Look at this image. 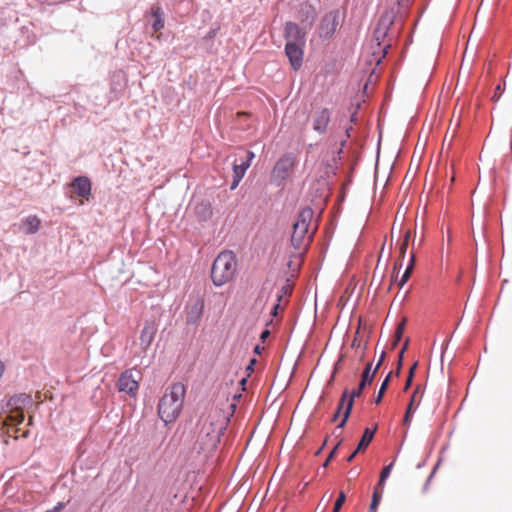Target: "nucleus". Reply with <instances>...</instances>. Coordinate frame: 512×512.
I'll return each instance as SVG.
<instances>
[{
	"mask_svg": "<svg viewBox=\"0 0 512 512\" xmlns=\"http://www.w3.org/2000/svg\"><path fill=\"white\" fill-rule=\"evenodd\" d=\"M254 157H255V155L252 151H247V159H246L247 162L251 163V161L254 159Z\"/></svg>",
	"mask_w": 512,
	"mask_h": 512,
	"instance_id": "44",
	"label": "nucleus"
},
{
	"mask_svg": "<svg viewBox=\"0 0 512 512\" xmlns=\"http://www.w3.org/2000/svg\"><path fill=\"white\" fill-rule=\"evenodd\" d=\"M65 507L63 502H59L53 509L52 512H60Z\"/></svg>",
	"mask_w": 512,
	"mask_h": 512,
	"instance_id": "38",
	"label": "nucleus"
},
{
	"mask_svg": "<svg viewBox=\"0 0 512 512\" xmlns=\"http://www.w3.org/2000/svg\"><path fill=\"white\" fill-rule=\"evenodd\" d=\"M399 342H396V339L394 338L393 342H392V345H391V348L392 349H395L396 346L398 345Z\"/></svg>",
	"mask_w": 512,
	"mask_h": 512,
	"instance_id": "54",
	"label": "nucleus"
},
{
	"mask_svg": "<svg viewBox=\"0 0 512 512\" xmlns=\"http://www.w3.org/2000/svg\"><path fill=\"white\" fill-rule=\"evenodd\" d=\"M72 187L82 198H87L91 193V183L87 177H76L72 182Z\"/></svg>",
	"mask_w": 512,
	"mask_h": 512,
	"instance_id": "13",
	"label": "nucleus"
},
{
	"mask_svg": "<svg viewBox=\"0 0 512 512\" xmlns=\"http://www.w3.org/2000/svg\"><path fill=\"white\" fill-rule=\"evenodd\" d=\"M141 379V374L139 371L134 369H129L124 371L119 380H118V388L122 392H126L130 395H135L139 388V380Z\"/></svg>",
	"mask_w": 512,
	"mask_h": 512,
	"instance_id": "6",
	"label": "nucleus"
},
{
	"mask_svg": "<svg viewBox=\"0 0 512 512\" xmlns=\"http://www.w3.org/2000/svg\"><path fill=\"white\" fill-rule=\"evenodd\" d=\"M376 430H377V426H375L373 429H370V428L365 429V431L360 439V442L357 446V451H363L369 446V444L371 443V441L375 435Z\"/></svg>",
	"mask_w": 512,
	"mask_h": 512,
	"instance_id": "18",
	"label": "nucleus"
},
{
	"mask_svg": "<svg viewBox=\"0 0 512 512\" xmlns=\"http://www.w3.org/2000/svg\"><path fill=\"white\" fill-rule=\"evenodd\" d=\"M401 366H402V362H399V361H398L397 374H399L400 369H401Z\"/></svg>",
	"mask_w": 512,
	"mask_h": 512,
	"instance_id": "56",
	"label": "nucleus"
},
{
	"mask_svg": "<svg viewBox=\"0 0 512 512\" xmlns=\"http://www.w3.org/2000/svg\"><path fill=\"white\" fill-rule=\"evenodd\" d=\"M245 173V167L238 166L237 164L233 165V181L230 187L231 190H234L238 186Z\"/></svg>",
	"mask_w": 512,
	"mask_h": 512,
	"instance_id": "24",
	"label": "nucleus"
},
{
	"mask_svg": "<svg viewBox=\"0 0 512 512\" xmlns=\"http://www.w3.org/2000/svg\"><path fill=\"white\" fill-rule=\"evenodd\" d=\"M237 270L236 258H215L211 269V278L216 286L231 281Z\"/></svg>",
	"mask_w": 512,
	"mask_h": 512,
	"instance_id": "4",
	"label": "nucleus"
},
{
	"mask_svg": "<svg viewBox=\"0 0 512 512\" xmlns=\"http://www.w3.org/2000/svg\"><path fill=\"white\" fill-rule=\"evenodd\" d=\"M417 364H418V363H417V362H415V363L410 367V369H409V374H408V375H411V378H413V376H414V372H415V369H416V367H417Z\"/></svg>",
	"mask_w": 512,
	"mask_h": 512,
	"instance_id": "42",
	"label": "nucleus"
},
{
	"mask_svg": "<svg viewBox=\"0 0 512 512\" xmlns=\"http://www.w3.org/2000/svg\"><path fill=\"white\" fill-rule=\"evenodd\" d=\"M287 265H288L289 267H292V265H294V266H295V268H294L293 270H294V271H298V269H299V268H300V266H301V258H297V262H296V263H294L293 261H291V260H290V261L287 263Z\"/></svg>",
	"mask_w": 512,
	"mask_h": 512,
	"instance_id": "36",
	"label": "nucleus"
},
{
	"mask_svg": "<svg viewBox=\"0 0 512 512\" xmlns=\"http://www.w3.org/2000/svg\"><path fill=\"white\" fill-rule=\"evenodd\" d=\"M422 243V239L419 240L418 243H416L415 238L412 241L411 249L409 250V256H415L416 253H418V248L420 247Z\"/></svg>",
	"mask_w": 512,
	"mask_h": 512,
	"instance_id": "34",
	"label": "nucleus"
},
{
	"mask_svg": "<svg viewBox=\"0 0 512 512\" xmlns=\"http://www.w3.org/2000/svg\"><path fill=\"white\" fill-rule=\"evenodd\" d=\"M4 371H5V364L2 361H0V378L2 377Z\"/></svg>",
	"mask_w": 512,
	"mask_h": 512,
	"instance_id": "49",
	"label": "nucleus"
},
{
	"mask_svg": "<svg viewBox=\"0 0 512 512\" xmlns=\"http://www.w3.org/2000/svg\"><path fill=\"white\" fill-rule=\"evenodd\" d=\"M225 254H226V251H222V252H220V253L218 254V256H219V257H222V256H225Z\"/></svg>",
	"mask_w": 512,
	"mask_h": 512,
	"instance_id": "58",
	"label": "nucleus"
},
{
	"mask_svg": "<svg viewBox=\"0 0 512 512\" xmlns=\"http://www.w3.org/2000/svg\"><path fill=\"white\" fill-rule=\"evenodd\" d=\"M340 13L338 10L330 11L321 19L318 32L321 38H331L339 26Z\"/></svg>",
	"mask_w": 512,
	"mask_h": 512,
	"instance_id": "7",
	"label": "nucleus"
},
{
	"mask_svg": "<svg viewBox=\"0 0 512 512\" xmlns=\"http://www.w3.org/2000/svg\"><path fill=\"white\" fill-rule=\"evenodd\" d=\"M41 220L36 215L24 218L20 224V231L24 234H35L40 228Z\"/></svg>",
	"mask_w": 512,
	"mask_h": 512,
	"instance_id": "14",
	"label": "nucleus"
},
{
	"mask_svg": "<svg viewBox=\"0 0 512 512\" xmlns=\"http://www.w3.org/2000/svg\"><path fill=\"white\" fill-rule=\"evenodd\" d=\"M226 423L220 410H211L207 416L200 420V430L197 443L199 449L204 452L216 450L220 438L225 430Z\"/></svg>",
	"mask_w": 512,
	"mask_h": 512,
	"instance_id": "1",
	"label": "nucleus"
},
{
	"mask_svg": "<svg viewBox=\"0 0 512 512\" xmlns=\"http://www.w3.org/2000/svg\"><path fill=\"white\" fill-rule=\"evenodd\" d=\"M412 380H413V378H411V375H408L406 383H405L404 390H407L410 387V385L412 383Z\"/></svg>",
	"mask_w": 512,
	"mask_h": 512,
	"instance_id": "43",
	"label": "nucleus"
},
{
	"mask_svg": "<svg viewBox=\"0 0 512 512\" xmlns=\"http://www.w3.org/2000/svg\"><path fill=\"white\" fill-rule=\"evenodd\" d=\"M411 233L410 231H406L403 240L399 243V253L401 256H405L409 254V241H410Z\"/></svg>",
	"mask_w": 512,
	"mask_h": 512,
	"instance_id": "26",
	"label": "nucleus"
},
{
	"mask_svg": "<svg viewBox=\"0 0 512 512\" xmlns=\"http://www.w3.org/2000/svg\"><path fill=\"white\" fill-rule=\"evenodd\" d=\"M270 290L271 289L268 288V287H263V289L259 293V296L257 298V302L264 304L268 300V298H269V295H270V292H271Z\"/></svg>",
	"mask_w": 512,
	"mask_h": 512,
	"instance_id": "33",
	"label": "nucleus"
},
{
	"mask_svg": "<svg viewBox=\"0 0 512 512\" xmlns=\"http://www.w3.org/2000/svg\"><path fill=\"white\" fill-rule=\"evenodd\" d=\"M250 162H242L241 164H237L238 166L245 167V171L250 167Z\"/></svg>",
	"mask_w": 512,
	"mask_h": 512,
	"instance_id": "46",
	"label": "nucleus"
},
{
	"mask_svg": "<svg viewBox=\"0 0 512 512\" xmlns=\"http://www.w3.org/2000/svg\"><path fill=\"white\" fill-rule=\"evenodd\" d=\"M391 22L381 19L374 31V38L378 45L381 44V40L386 36L388 26Z\"/></svg>",
	"mask_w": 512,
	"mask_h": 512,
	"instance_id": "20",
	"label": "nucleus"
},
{
	"mask_svg": "<svg viewBox=\"0 0 512 512\" xmlns=\"http://www.w3.org/2000/svg\"><path fill=\"white\" fill-rule=\"evenodd\" d=\"M305 44L286 43L285 53L294 70H298L303 62V47Z\"/></svg>",
	"mask_w": 512,
	"mask_h": 512,
	"instance_id": "10",
	"label": "nucleus"
},
{
	"mask_svg": "<svg viewBox=\"0 0 512 512\" xmlns=\"http://www.w3.org/2000/svg\"><path fill=\"white\" fill-rule=\"evenodd\" d=\"M348 397H349V390L345 389L342 393V396H341V399L338 403V406H337V411H342L344 409V411L346 410V405L348 403Z\"/></svg>",
	"mask_w": 512,
	"mask_h": 512,
	"instance_id": "30",
	"label": "nucleus"
},
{
	"mask_svg": "<svg viewBox=\"0 0 512 512\" xmlns=\"http://www.w3.org/2000/svg\"><path fill=\"white\" fill-rule=\"evenodd\" d=\"M336 449H337V447H335V448L331 451V453L329 454V456H328V458H327V460H326V462H325V464H324L325 466L328 464V462L330 461V459L334 456V454H335V452H336Z\"/></svg>",
	"mask_w": 512,
	"mask_h": 512,
	"instance_id": "45",
	"label": "nucleus"
},
{
	"mask_svg": "<svg viewBox=\"0 0 512 512\" xmlns=\"http://www.w3.org/2000/svg\"><path fill=\"white\" fill-rule=\"evenodd\" d=\"M28 433H29L28 430L23 431V433L21 434V437L26 438L28 436Z\"/></svg>",
	"mask_w": 512,
	"mask_h": 512,
	"instance_id": "55",
	"label": "nucleus"
},
{
	"mask_svg": "<svg viewBox=\"0 0 512 512\" xmlns=\"http://www.w3.org/2000/svg\"><path fill=\"white\" fill-rule=\"evenodd\" d=\"M392 467H393V463H390L389 465L385 466L382 469V471L380 473L379 482H378V484L376 486L382 487L384 489V482L389 477V475L391 473V470H392Z\"/></svg>",
	"mask_w": 512,
	"mask_h": 512,
	"instance_id": "28",
	"label": "nucleus"
},
{
	"mask_svg": "<svg viewBox=\"0 0 512 512\" xmlns=\"http://www.w3.org/2000/svg\"><path fill=\"white\" fill-rule=\"evenodd\" d=\"M385 355H386V354H385V352L383 351V352L381 353V356H380V358H379V361H378V363H377L376 367L374 368V370H375L376 372L378 371L379 367L382 365V363H383V361H384V359H385Z\"/></svg>",
	"mask_w": 512,
	"mask_h": 512,
	"instance_id": "37",
	"label": "nucleus"
},
{
	"mask_svg": "<svg viewBox=\"0 0 512 512\" xmlns=\"http://www.w3.org/2000/svg\"><path fill=\"white\" fill-rule=\"evenodd\" d=\"M279 307H280V302H278L277 304H275L273 306V309H272V312H271V314L273 316H277Z\"/></svg>",
	"mask_w": 512,
	"mask_h": 512,
	"instance_id": "41",
	"label": "nucleus"
},
{
	"mask_svg": "<svg viewBox=\"0 0 512 512\" xmlns=\"http://www.w3.org/2000/svg\"><path fill=\"white\" fill-rule=\"evenodd\" d=\"M383 495V488L375 486L373 495H372V501L369 507V512H377L378 505L382 499Z\"/></svg>",
	"mask_w": 512,
	"mask_h": 512,
	"instance_id": "23",
	"label": "nucleus"
},
{
	"mask_svg": "<svg viewBox=\"0 0 512 512\" xmlns=\"http://www.w3.org/2000/svg\"><path fill=\"white\" fill-rule=\"evenodd\" d=\"M270 334L269 330H264L262 333H261V338L262 339H265L266 337H268Z\"/></svg>",
	"mask_w": 512,
	"mask_h": 512,
	"instance_id": "51",
	"label": "nucleus"
},
{
	"mask_svg": "<svg viewBox=\"0 0 512 512\" xmlns=\"http://www.w3.org/2000/svg\"><path fill=\"white\" fill-rule=\"evenodd\" d=\"M185 392L186 389L182 383H174L160 399L158 414L165 424L174 422L180 415Z\"/></svg>",
	"mask_w": 512,
	"mask_h": 512,
	"instance_id": "3",
	"label": "nucleus"
},
{
	"mask_svg": "<svg viewBox=\"0 0 512 512\" xmlns=\"http://www.w3.org/2000/svg\"><path fill=\"white\" fill-rule=\"evenodd\" d=\"M390 378H391V372L386 376V378L384 379V381L382 382L381 386H380V389L378 391V394L375 398V403L376 404H379L382 399H383V396L387 390V387L389 385V382H390Z\"/></svg>",
	"mask_w": 512,
	"mask_h": 512,
	"instance_id": "27",
	"label": "nucleus"
},
{
	"mask_svg": "<svg viewBox=\"0 0 512 512\" xmlns=\"http://www.w3.org/2000/svg\"><path fill=\"white\" fill-rule=\"evenodd\" d=\"M314 211L310 207H304L293 223V232L291 235V246L295 249V256H304L310 245L316 227L311 229V221Z\"/></svg>",
	"mask_w": 512,
	"mask_h": 512,
	"instance_id": "2",
	"label": "nucleus"
},
{
	"mask_svg": "<svg viewBox=\"0 0 512 512\" xmlns=\"http://www.w3.org/2000/svg\"><path fill=\"white\" fill-rule=\"evenodd\" d=\"M256 363V359H252L247 367L248 371H253V365Z\"/></svg>",
	"mask_w": 512,
	"mask_h": 512,
	"instance_id": "48",
	"label": "nucleus"
},
{
	"mask_svg": "<svg viewBox=\"0 0 512 512\" xmlns=\"http://www.w3.org/2000/svg\"><path fill=\"white\" fill-rule=\"evenodd\" d=\"M158 325L154 320H147L141 330L139 343L142 350L147 351L155 339Z\"/></svg>",
	"mask_w": 512,
	"mask_h": 512,
	"instance_id": "9",
	"label": "nucleus"
},
{
	"mask_svg": "<svg viewBox=\"0 0 512 512\" xmlns=\"http://www.w3.org/2000/svg\"><path fill=\"white\" fill-rule=\"evenodd\" d=\"M408 344H409V339H406L400 351H403L405 353V351L408 348Z\"/></svg>",
	"mask_w": 512,
	"mask_h": 512,
	"instance_id": "47",
	"label": "nucleus"
},
{
	"mask_svg": "<svg viewBox=\"0 0 512 512\" xmlns=\"http://www.w3.org/2000/svg\"><path fill=\"white\" fill-rule=\"evenodd\" d=\"M414 266H415V258H410V261H409V264L407 265L400 281H399V287L402 288L405 283L409 280L411 274H412V271L414 269Z\"/></svg>",
	"mask_w": 512,
	"mask_h": 512,
	"instance_id": "25",
	"label": "nucleus"
},
{
	"mask_svg": "<svg viewBox=\"0 0 512 512\" xmlns=\"http://www.w3.org/2000/svg\"><path fill=\"white\" fill-rule=\"evenodd\" d=\"M32 403L31 396L27 394H20L11 397L8 405L12 407L9 414L5 419V425L16 426L24 421L23 407Z\"/></svg>",
	"mask_w": 512,
	"mask_h": 512,
	"instance_id": "5",
	"label": "nucleus"
},
{
	"mask_svg": "<svg viewBox=\"0 0 512 512\" xmlns=\"http://www.w3.org/2000/svg\"><path fill=\"white\" fill-rule=\"evenodd\" d=\"M330 122V112L327 108H322L315 112L313 116V129L318 133H324Z\"/></svg>",
	"mask_w": 512,
	"mask_h": 512,
	"instance_id": "12",
	"label": "nucleus"
},
{
	"mask_svg": "<svg viewBox=\"0 0 512 512\" xmlns=\"http://www.w3.org/2000/svg\"><path fill=\"white\" fill-rule=\"evenodd\" d=\"M363 389H364V387L359 385L357 389H354L351 392L349 391V397H348V403L346 405V410L343 412V418H342L341 422L339 423L338 428L342 429L345 426V424L351 414L354 400L356 397H359L362 394Z\"/></svg>",
	"mask_w": 512,
	"mask_h": 512,
	"instance_id": "15",
	"label": "nucleus"
},
{
	"mask_svg": "<svg viewBox=\"0 0 512 512\" xmlns=\"http://www.w3.org/2000/svg\"><path fill=\"white\" fill-rule=\"evenodd\" d=\"M358 334H359V329L357 330L356 336H355V338H354V340L352 342V347H359L360 346V342L358 341V338H357Z\"/></svg>",
	"mask_w": 512,
	"mask_h": 512,
	"instance_id": "40",
	"label": "nucleus"
},
{
	"mask_svg": "<svg viewBox=\"0 0 512 512\" xmlns=\"http://www.w3.org/2000/svg\"><path fill=\"white\" fill-rule=\"evenodd\" d=\"M499 93H501V87H500V85H498V86L496 87L495 94H494V96L492 97V99H493V100H495V101H497V100L499 99V95H498Z\"/></svg>",
	"mask_w": 512,
	"mask_h": 512,
	"instance_id": "39",
	"label": "nucleus"
},
{
	"mask_svg": "<svg viewBox=\"0 0 512 512\" xmlns=\"http://www.w3.org/2000/svg\"><path fill=\"white\" fill-rule=\"evenodd\" d=\"M375 374L376 371H372V364L368 363L362 373L359 385L365 388L367 384H370L373 381Z\"/></svg>",
	"mask_w": 512,
	"mask_h": 512,
	"instance_id": "22",
	"label": "nucleus"
},
{
	"mask_svg": "<svg viewBox=\"0 0 512 512\" xmlns=\"http://www.w3.org/2000/svg\"><path fill=\"white\" fill-rule=\"evenodd\" d=\"M255 351L258 353L259 352V346H256L255 347Z\"/></svg>",
	"mask_w": 512,
	"mask_h": 512,
	"instance_id": "60",
	"label": "nucleus"
},
{
	"mask_svg": "<svg viewBox=\"0 0 512 512\" xmlns=\"http://www.w3.org/2000/svg\"><path fill=\"white\" fill-rule=\"evenodd\" d=\"M287 43L305 44V34L296 23L287 22L285 25Z\"/></svg>",
	"mask_w": 512,
	"mask_h": 512,
	"instance_id": "11",
	"label": "nucleus"
},
{
	"mask_svg": "<svg viewBox=\"0 0 512 512\" xmlns=\"http://www.w3.org/2000/svg\"><path fill=\"white\" fill-rule=\"evenodd\" d=\"M419 390H420V386L418 385L415 388V390H414V392H413V394L411 396V400H410V402L408 404V407H407V410H406V413H405V416H404V420H403L405 425H409L410 424L413 411L415 410L414 405L416 403V398H417V394H418Z\"/></svg>",
	"mask_w": 512,
	"mask_h": 512,
	"instance_id": "19",
	"label": "nucleus"
},
{
	"mask_svg": "<svg viewBox=\"0 0 512 512\" xmlns=\"http://www.w3.org/2000/svg\"><path fill=\"white\" fill-rule=\"evenodd\" d=\"M316 16L315 9L310 5H303L300 9V20L302 23H306L308 27H311Z\"/></svg>",
	"mask_w": 512,
	"mask_h": 512,
	"instance_id": "16",
	"label": "nucleus"
},
{
	"mask_svg": "<svg viewBox=\"0 0 512 512\" xmlns=\"http://www.w3.org/2000/svg\"><path fill=\"white\" fill-rule=\"evenodd\" d=\"M340 413H341L340 411H337V410L335 411V413H334V415L332 417V421L333 422H335L338 419Z\"/></svg>",
	"mask_w": 512,
	"mask_h": 512,
	"instance_id": "52",
	"label": "nucleus"
},
{
	"mask_svg": "<svg viewBox=\"0 0 512 512\" xmlns=\"http://www.w3.org/2000/svg\"><path fill=\"white\" fill-rule=\"evenodd\" d=\"M406 325V319H402L401 322L397 324L396 330L394 332V338L396 339V342H399L403 336L404 330Z\"/></svg>",
	"mask_w": 512,
	"mask_h": 512,
	"instance_id": "29",
	"label": "nucleus"
},
{
	"mask_svg": "<svg viewBox=\"0 0 512 512\" xmlns=\"http://www.w3.org/2000/svg\"><path fill=\"white\" fill-rule=\"evenodd\" d=\"M195 213L202 221H207L212 216V208L208 202H200L195 206Z\"/></svg>",
	"mask_w": 512,
	"mask_h": 512,
	"instance_id": "17",
	"label": "nucleus"
},
{
	"mask_svg": "<svg viewBox=\"0 0 512 512\" xmlns=\"http://www.w3.org/2000/svg\"><path fill=\"white\" fill-rule=\"evenodd\" d=\"M46 512H52V509H51V510H48V511H46Z\"/></svg>",
	"mask_w": 512,
	"mask_h": 512,
	"instance_id": "61",
	"label": "nucleus"
},
{
	"mask_svg": "<svg viewBox=\"0 0 512 512\" xmlns=\"http://www.w3.org/2000/svg\"><path fill=\"white\" fill-rule=\"evenodd\" d=\"M292 290H293V286L289 283H286L282 288H281V293L277 295V300L278 302H281L282 301V298L284 296H290L291 293H292Z\"/></svg>",
	"mask_w": 512,
	"mask_h": 512,
	"instance_id": "31",
	"label": "nucleus"
},
{
	"mask_svg": "<svg viewBox=\"0 0 512 512\" xmlns=\"http://www.w3.org/2000/svg\"><path fill=\"white\" fill-rule=\"evenodd\" d=\"M403 357H404V352H403V351H400V352H399V355H398V360H399V362H402V361H403Z\"/></svg>",
	"mask_w": 512,
	"mask_h": 512,
	"instance_id": "53",
	"label": "nucleus"
},
{
	"mask_svg": "<svg viewBox=\"0 0 512 512\" xmlns=\"http://www.w3.org/2000/svg\"><path fill=\"white\" fill-rule=\"evenodd\" d=\"M402 268V262L401 261H396L395 264H394V268H393V272H392V276L393 277H397L398 276V273H399V270Z\"/></svg>",
	"mask_w": 512,
	"mask_h": 512,
	"instance_id": "35",
	"label": "nucleus"
},
{
	"mask_svg": "<svg viewBox=\"0 0 512 512\" xmlns=\"http://www.w3.org/2000/svg\"><path fill=\"white\" fill-rule=\"evenodd\" d=\"M294 166V158L291 155H284L275 164L272 171V179L278 184L289 176V172Z\"/></svg>",
	"mask_w": 512,
	"mask_h": 512,
	"instance_id": "8",
	"label": "nucleus"
},
{
	"mask_svg": "<svg viewBox=\"0 0 512 512\" xmlns=\"http://www.w3.org/2000/svg\"><path fill=\"white\" fill-rule=\"evenodd\" d=\"M360 451H357V449L348 457L347 461L350 462L353 460V458L356 456L357 453Z\"/></svg>",
	"mask_w": 512,
	"mask_h": 512,
	"instance_id": "50",
	"label": "nucleus"
},
{
	"mask_svg": "<svg viewBox=\"0 0 512 512\" xmlns=\"http://www.w3.org/2000/svg\"><path fill=\"white\" fill-rule=\"evenodd\" d=\"M346 501V495L343 491L339 493L337 500L335 501L333 512H339L343 504Z\"/></svg>",
	"mask_w": 512,
	"mask_h": 512,
	"instance_id": "32",
	"label": "nucleus"
},
{
	"mask_svg": "<svg viewBox=\"0 0 512 512\" xmlns=\"http://www.w3.org/2000/svg\"><path fill=\"white\" fill-rule=\"evenodd\" d=\"M19 430L15 429V433H17ZM19 436L17 434L14 435V438L17 439Z\"/></svg>",
	"mask_w": 512,
	"mask_h": 512,
	"instance_id": "59",
	"label": "nucleus"
},
{
	"mask_svg": "<svg viewBox=\"0 0 512 512\" xmlns=\"http://www.w3.org/2000/svg\"><path fill=\"white\" fill-rule=\"evenodd\" d=\"M152 16L154 17V22L152 24V28L154 31H159L164 27L163 21V11L160 7H153Z\"/></svg>",
	"mask_w": 512,
	"mask_h": 512,
	"instance_id": "21",
	"label": "nucleus"
},
{
	"mask_svg": "<svg viewBox=\"0 0 512 512\" xmlns=\"http://www.w3.org/2000/svg\"><path fill=\"white\" fill-rule=\"evenodd\" d=\"M246 381H247V379H246V378H243V379L240 381L241 385H245V384H246Z\"/></svg>",
	"mask_w": 512,
	"mask_h": 512,
	"instance_id": "57",
	"label": "nucleus"
}]
</instances>
